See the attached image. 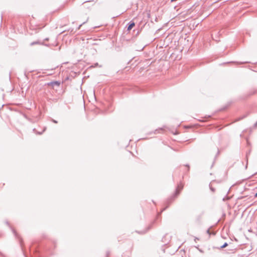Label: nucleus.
Listing matches in <instances>:
<instances>
[{"instance_id": "9d476101", "label": "nucleus", "mask_w": 257, "mask_h": 257, "mask_svg": "<svg viewBox=\"0 0 257 257\" xmlns=\"http://www.w3.org/2000/svg\"><path fill=\"white\" fill-rule=\"evenodd\" d=\"M45 130H46V127L44 129L42 133H40V132H36V133L38 134L41 135L42 134L43 132H44L45 131Z\"/></svg>"}, {"instance_id": "f8f14e48", "label": "nucleus", "mask_w": 257, "mask_h": 257, "mask_svg": "<svg viewBox=\"0 0 257 257\" xmlns=\"http://www.w3.org/2000/svg\"><path fill=\"white\" fill-rule=\"evenodd\" d=\"M254 196H255V197H257V193L255 194Z\"/></svg>"}, {"instance_id": "f03ea898", "label": "nucleus", "mask_w": 257, "mask_h": 257, "mask_svg": "<svg viewBox=\"0 0 257 257\" xmlns=\"http://www.w3.org/2000/svg\"><path fill=\"white\" fill-rule=\"evenodd\" d=\"M135 25V24L134 22H130L128 24V26H127V31H130L134 27V26Z\"/></svg>"}, {"instance_id": "423d86ee", "label": "nucleus", "mask_w": 257, "mask_h": 257, "mask_svg": "<svg viewBox=\"0 0 257 257\" xmlns=\"http://www.w3.org/2000/svg\"><path fill=\"white\" fill-rule=\"evenodd\" d=\"M161 130H162V128H159V129H156V130L155 131V132H154V133L155 134H158V133H160V131H161Z\"/></svg>"}, {"instance_id": "ddd939ff", "label": "nucleus", "mask_w": 257, "mask_h": 257, "mask_svg": "<svg viewBox=\"0 0 257 257\" xmlns=\"http://www.w3.org/2000/svg\"><path fill=\"white\" fill-rule=\"evenodd\" d=\"M33 131H34V132H36V129H35V128H34V129H33Z\"/></svg>"}, {"instance_id": "2eb2a0df", "label": "nucleus", "mask_w": 257, "mask_h": 257, "mask_svg": "<svg viewBox=\"0 0 257 257\" xmlns=\"http://www.w3.org/2000/svg\"><path fill=\"white\" fill-rule=\"evenodd\" d=\"M6 223H7V224H9V222H8V221H6Z\"/></svg>"}, {"instance_id": "39448f33", "label": "nucleus", "mask_w": 257, "mask_h": 257, "mask_svg": "<svg viewBox=\"0 0 257 257\" xmlns=\"http://www.w3.org/2000/svg\"><path fill=\"white\" fill-rule=\"evenodd\" d=\"M24 117L27 119H28L29 121H30L31 122H32V123H34L35 122V121H33L32 120V119L30 118H28L26 115H24Z\"/></svg>"}, {"instance_id": "dca6fc26", "label": "nucleus", "mask_w": 257, "mask_h": 257, "mask_svg": "<svg viewBox=\"0 0 257 257\" xmlns=\"http://www.w3.org/2000/svg\"><path fill=\"white\" fill-rule=\"evenodd\" d=\"M179 248H180V246H178V248H177V249H178Z\"/></svg>"}, {"instance_id": "1a4fd4ad", "label": "nucleus", "mask_w": 257, "mask_h": 257, "mask_svg": "<svg viewBox=\"0 0 257 257\" xmlns=\"http://www.w3.org/2000/svg\"><path fill=\"white\" fill-rule=\"evenodd\" d=\"M227 245V243H225L221 247L222 248H224L225 247H226V246Z\"/></svg>"}, {"instance_id": "20e7f679", "label": "nucleus", "mask_w": 257, "mask_h": 257, "mask_svg": "<svg viewBox=\"0 0 257 257\" xmlns=\"http://www.w3.org/2000/svg\"><path fill=\"white\" fill-rule=\"evenodd\" d=\"M37 44H39V45H42L43 44V43H41V42H40L39 41H35V42H32L31 44H30V45L31 46H33L34 45H37Z\"/></svg>"}, {"instance_id": "7ed1b4c3", "label": "nucleus", "mask_w": 257, "mask_h": 257, "mask_svg": "<svg viewBox=\"0 0 257 257\" xmlns=\"http://www.w3.org/2000/svg\"><path fill=\"white\" fill-rule=\"evenodd\" d=\"M60 82L57 81H52V82H51L50 83L48 84V85H51L52 86H59L60 85Z\"/></svg>"}, {"instance_id": "0eeeda50", "label": "nucleus", "mask_w": 257, "mask_h": 257, "mask_svg": "<svg viewBox=\"0 0 257 257\" xmlns=\"http://www.w3.org/2000/svg\"><path fill=\"white\" fill-rule=\"evenodd\" d=\"M151 227H149L147 229H146L145 230H144L143 231L141 232V233L142 234H144L145 233H146L148 230Z\"/></svg>"}, {"instance_id": "9b49d317", "label": "nucleus", "mask_w": 257, "mask_h": 257, "mask_svg": "<svg viewBox=\"0 0 257 257\" xmlns=\"http://www.w3.org/2000/svg\"><path fill=\"white\" fill-rule=\"evenodd\" d=\"M53 122L55 123H57L58 122L57 120H54V119H52V120Z\"/></svg>"}, {"instance_id": "4468645a", "label": "nucleus", "mask_w": 257, "mask_h": 257, "mask_svg": "<svg viewBox=\"0 0 257 257\" xmlns=\"http://www.w3.org/2000/svg\"><path fill=\"white\" fill-rule=\"evenodd\" d=\"M45 40L48 41V38H46V39H45Z\"/></svg>"}, {"instance_id": "f257e3e1", "label": "nucleus", "mask_w": 257, "mask_h": 257, "mask_svg": "<svg viewBox=\"0 0 257 257\" xmlns=\"http://www.w3.org/2000/svg\"><path fill=\"white\" fill-rule=\"evenodd\" d=\"M182 188H183V185L182 184H180L178 185L177 188L176 189L175 193H174V194L173 196V197H174V198L176 197L179 194V193H180L181 190L182 189Z\"/></svg>"}, {"instance_id": "6e6552de", "label": "nucleus", "mask_w": 257, "mask_h": 257, "mask_svg": "<svg viewBox=\"0 0 257 257\" xmlns=\"http://www.w3.org/2000/svg\"><path fill=\"white\" fill-rule=\"evenodd\" d=\"M12 231L14 233V234H15V235L17 237H18V235H17V233H16V231L14 230V229H12Z\"/></svg>"}]
</instances>
